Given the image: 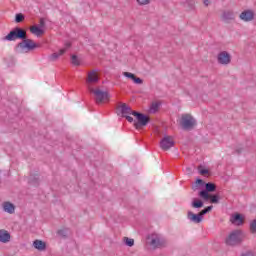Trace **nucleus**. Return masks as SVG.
<instances>
[{
	"instance_id": "c9c22d12",
	"label": "nucleus",
	"mask_w": 256,
	"mask_h": 256,
	"mask_svg": "<svg viewBox=\"0 0 256 256\" xmlns=\"http://www.w3.org/2000/svg\"><path fill=\"white\" fill-rule=\"evenodd\" d=\"M241 256H255V255H253V252L247 251L245 253H242Z\"/></svg>"
},
{
	"instance_id": "f8f14e48",
	"label": "nucleus",
	"mask_w": 256,
	"mask_h": 256,
	"mask_svg": "<svg viewBox=\"0 0 256 256\" xmlns=\"http://www.w3.org/2000/svg\"><path fill=\"white\" fill-rule=\"evenodd\" d=\"M120 113L122 117H125V115H133V113H137V111L131 109V106L127 105L126 103H122L120 105Z\"/></svg>"
},
{
	"instance_id": "b1692460",
	"label": "nucleus",
	"mask_w": 256,
	"mask_h": 256,
	"mask_svg": "<svg viewBox=\"0 0 256 256\" xmlns=\"http://www.w3.org/2000/svg\"><path fill=\"white\" fill-rule=\"evenodd\" d=\"M57 235L62 237V239H67L69 237V228H63L57 231Z\"/></svg>"
},
{
	"instance_id": "0eeeda50",
	"label": "nucleus",
	"mask_w": 256,
	"mask_h": 256,
	"mask_svg": "<svg viewBox=\"0 0 256 256\" xmlns=\"http://www.w3.org/2000/svg\"><path fill=\"white\" fill-rule=\"evenodd\" d=\"M71 49L70 42H66L64 44V47L60 49L58 52H54L49 56V61H57L59 57H62V55H65L66 51H69Z\"/></svg>"
},
{
	"instance_id": "473e14b6",
	"label": "nucleus",
	"mask_w": 256,
	"mask_h": 256,
	"mask_svg": "<svg viewBox=\"0 0 256 256\" xmlns=\"http://www.w3.org/2000/svg\"><path fill=\"white\" fill-rule=\"evenodd\" d=\"M24 19H25V16H23V14L21 13L16 14V18H15L16 23H21Z\"/></svg>"
},
{
	"instance_id": "dca6fc26",
	"label": "nucleus",
	"mask_w": 256,
	"mask_h": 256,
	"mask_svg": "<svg viewBox=\"0 0 256 256\" xmlns=\"http://www.w3.org/2000/svg\"><path fill=\"white\" fill-rule=\"evenodd\" d=\"M33 247L34 249H37V251H45V249H47V243L42 240H34Z\"/></svg>"
},
{
	"instance_id": "7ed1b4c3",
	"label": "nucleus",
	"mask_w": 256,
	"mask_h": 256,
	"mask_svg": "<svg viewBox=\"0 0 256 256\" xmlns=\"http://www.w3.org/2000/svg\"><path fill=\"white\" fill-rule=\"evenodd\" d=\"M197 125V120L191 114H183L180 119V126L184 131H191Z\"/></svg>"
},
{
	"instance_id": "4be33fe9",
	"label": "nucleus",
	"mask_w": 256,
	"mask_h": 256,
	"mask_svg": "<svg viewBox=\"0 0 256 256\" xmlns=\"http://www.w3.org/2000/svg\"><path fill=\"white\" fill-rule=\"evenodd\" d=\"M205 181H203V179L201 178H197L195 181V184L192 186V189L194 191H198V189H201V187H205Z\"/></svg>"
},
{
	"instance_id": "5701e85b",
	"label": "nucleus",
	"mask_w": 256,
	"mask_h": 256,
	"mask_svg": "<svg viewBox=\"0 0 256 256\" xmlns=\"http://www.w3.org/2000/svg\"><path fill=\"white\" fill-rule=\"evenodd\" d=\"M210 203L217 205L219 201H221V197H219L218 194H209V200Z\"/></svg>"
},
{
	"instance_id": "20e7f679",
	"label": "nucleus",
	"mask_w": 256,
	"mask_h": 256,
	"mask_svg": "<svg viewBox=\"0 0 256 256\" xmlns=\"http://www.w3.org/2000/svg\"><path fill=\"white\" fill-rule=\"evenodd\" d=\"M243 243V231L234 230L226 238V245L235 246Z\"/></svg>"
},
{
	"instance_id": "9b49d317",
	"label": "nucleus",
	"mask_w": 256,
	"mask_h": 256,
	"mask_svg": "<svg viewBox=\"0 0 256 256\" xmlns=\"http://www.w3.org/2000/svg\"><path fill=\"white\" fill-rule=\"evenodd\" d=\"M187 217L192 223H201L203 221V215L201 212L195 214L191 211H188Z\"/></svg>"
},
{
	"instance_id": "ddd939ff",
	"label": "nucleus",
	"mask_w": 256,
	"mask_h": 256,
	"mask_svg": "<svg viewBox=\"0 0 256 256\" xmlns=\"http://www.w3.org/2000/svg\"><path fill=\"white\" fill-rule=\"evenodd\" d=\"M123 76L127 77V79H131V81H133V83H135L136 85L143 84V80L139 77H136V75L131 72H123Z\"/></svg>"
},
{
	"instance_id": "2eb2a0df",
	"label": "nucleus",
	"mask_w": 256,
	"mask_h": 256,
	"mask_svg": "<svg viewBox=\"0 0 256 256\" xmlns=\"http://www.w3.org/2000/svg\"><path fill=\"white\" fill-rule=\"evenodd\" d=\"M230 221L233 225L241 226L243 225V215L240 213H235L232 215Z\"/></svg>"
},
{
	"instance_id": "cd10ccee",
	"label": "nucleus",
	"mask_w": 256,
	"mask_h": 256,
	"mask_svg": "<svg viewBox=\"0 0 256 256\" xmlns=\"http://www.w3.org/2000/svg\"><path fill=\"white\" fill-rule=\"evenodd\" d=\"M124 243L127 247H133V245H135V240L133 238L124 237Z\"/></svg>"
},
{
	"instance_id": "2f4dec72",
	"label": "nucleus",
	"mask_w": 256,
	"mask_h": 256,
	"mask_svg": "<svg viewBox=\"0 0 256 256\" xmlns=\"http://www.w3.org/2000/svg\"><path fill=\"white\" fill-rule=\"evenodd\" d=\"M136 3L140 7H145V5H149L151 3V0H136Z\"/></svg>"
},
{
	"instance_id": "39448f33",
	"label": "nucleus",
	"mask_w": 256,
	"mask_h": 256,
	"mask_svg": "<svg viewBox=\"0 0 256 256\" xmlns=\"http://www.w3.org/2000/svg\"><path fill=\"white\" fill-rule=\"evenodd\" d=\"M217 186L213 182H205L204 189L198 192V197L203 201H209V193H215Z\"/></svg>"
},
{
	"instance_id": "423d86ee",
	"label": "nucleus",
	"mask_w": 256,
	"mask_h": 256,
	"mask_svg": "<svg viewBox=\"0 0 256 256\" xmlns=\"http://www.w3.org/2000/svg\"><path fill=\"white\" fill-rule=\"evenodd\" d=\"M133 117L136 118V122H134V127L136 129H141V127H147V125H149V122L151 121L147 114H143L137 111L136 113H133Z\"/></svg>"
},
{
	"instance_id": "412c9836",
	"label": "nucleus",
	"mask_w": 256,
	"mask_h": 256,
	"mask_svg": "<svg viewBox=\"0 0 256 256\" xmlns=\"http://www.w3.org/2000/svg\"><path fill=\"white\" fill-rule=\"evenodd\" d=\"M4 211L6 213H10V214L15 213V205L11 202H5L4 203Z\"/></svg>"
},
{
	"instance_id": "f704fd0d",
	"label": "nucleus",
	"mask_w": 256,
	"mask_h": 256,
	"mask_svg": "<svg viewBox=\"0 0 256 256\" xmlns=\"http://www.w3.org/2000/svg\"><path fill=\"white\" fill-rule=\"evenodd\" d=\"M227 15H229V19H233V14L231 12L224 13V19H227Z\"/></svg>"
},
{
	"instance_id": "393cba45",
	"label": "nucleus",
	"mask_w": 256,
	"mask_h": 256,
	"mask_svg": "<svg viewBox=\"0 0 256 256\" xmlns=\"http://www.w3.org/2000/svg\"><path fill=\"white\" fill-rule=\"evenodd\" d=\"M96 105H103L109 103V97H96L94 98Z\"/></svg>"
},
{
	"instance_id": "6e6552de",
	"label": "nucleus",
	"mask_w": 256,
	"mask_h": 256,
	"mask_svg": "<svg viewBox=\"0 0 256 256\" xmlns=\"http://www.w3.org/2000/svg\"><path fill=\"white\" fill-rule=\"evenodd\" d=\"M231 53L227 51H221L217 55V61L219 65H229L231 63Z\"/></svg>"
},
{
	"instance_id": "58836bf2",
	"label": "nucleus",
	"mask_w": 256,
	"mask_h": 256,
	"mask_svg": "<svg viewBox=\"0 0 256 256\" xmlns=\"http://www.w3.org/2000/svg\"><path fill=\"white\" fill-rule=\"evenodd\" d=\"M41 25H45V22L43 20H40Z\"/></svg>"
},
{
	"instance_id": "a211bd4d",
	"label": "nucleus",
	"mask_w": 256,
	"mask_h": 256,
	"mask_svg": "<svg viewBox=\"0 0 256 256\" xmlns=\"http://www.w3.org/2000/svg\"><path fill=\"white\" fill-rule=\"evenodd\" d=\"M28 183L34 187H39V176L37 174L30 175L28 178Z\"/></svg>"
},
{
	"instance_id": "1a4fd4ad",
	"label": "nucleus",
	"mask_w": 256,
	"mask_h": 256,
	"mask_svg": "<svg viewBox=\"0 0 256 256\" xmlns=\"http://www.w3.org/2000/svg\"><path fill=\"white\" fill-rule=\"evenodd\" d=\"M171 147H175V141L171 139V136H164L160 141V148L163 151H169Z\"/></svg>"
},
{
	"instance_id": "c756f323",
	"label": "nucleus",
	"mask_w": 256,
	"mask_h": 256,
	"mask_svg": "<svg viewBox=\"0 0 256 256\" xmlns=\"http://www.w3.org/2000/svg\"><path fill=\"white\" fill-rule=\"evenodd\" d=\"M213 211V205L207 206L206 208L202 209L200 211V214L202 215V217H205V215H207V213Z\"/></svg>"
},
{
	"instance_id": "9d476101",
	"label": "nucleus",
	"mask_w": 256,
	"mask_h": 256,
	"mask_svg": "<svg viewBox=\"0 0 256 256\" xmlns=\"http://www.w3.org/2000/svg\"><path fill=\"white\" fill-rule=\"evenodd\" d=\"M239 18L244 23H249L255 19V12L253 10H244L240 15Z\"/></svg>"
},
{
	"instance_id": "f3484780",
	"label": "nucleus",
	"mask_w": 256,
	"mask_h": 256,
	"mask_svg": "<svg viewBox=\"0 0 256 256\" xmlns=\"http://www.w3.org/2000/svg\"><path fill=\"white\" fill-rule=\"evenodd\" d=\"M204 206H205V202H203V200L199 198L192 199L191 207H193V209H202V207Z\"/></svg>"
},
{
	"instance_id": "4468645a",
	"label": "nucleus",
	"mask_w": 256,
	"mask_h": 256,
	"mask_svg": "<svg viewBox=\"0 0 256 256\" xmlns=\"http://www.w3.org/2000/svg\"><path fill=\"white\" fill-rule=\"evenodd\" d=\"M11 241V234L5 229L0 230V243H9Z\"/></svg>"
},
{
	"instance_id": "aec40b11",
	"label": "nucleus",
	"mask_w": 256,
	"mask_h": 256,
	"mask_svg": "<svg viewBox=\"0 0 256 256\" xmlns=\"http://www.w3.org/2000/svg\"><path fill=\"white\" fill-rule=\"evenodd\" d=\"M30 33H32V35H35L36 37H41V35H43L45 31L38 26H31Z\"/></svg>"
},
{
	"instance_id": "7c9ffc66",
	"label": "nucleus",
	"mask_w": 256,
	"mask_h": 256,
	"mask_svg": "<svg viewBox=\"0 0 256 256\" xmlns=\"http://www.w3.org/2000/svg\"><path fill=\"white\" fill-rule=\"evenodd\" d=\"M198 171L200 173V175H208L209 174V170L205 167H203V165L198 166Z\"/></svg>"
},
{
	"instance_id": "6ab92c4d",
	"label": "nucleus",
	"mask_w": 256,
	"mask_h": 256,
	"mask_svg": "<svg viewBox=\"0 0 256 256\" xmlns=\"http://www.w3.org/2000/svg\"><path fill=\"white\" fill-rule=\"evenodd\" d=\"M150 245H152V247H155L156 249L159 247H163V240H161L157 236L152 237L150 241Z\"/></svg>"
},
{
	"instance_id": "f03ea898",
	"label": "nucleus",
	"mask_w": 256,
	"mask_h": 256,
	"mask_svg": "<svg viewBox=\"0 0 256 256\" xmlns=\"http://www.w3.org/2000/svg\"><path fill=\"white\" fill-rule=\"evenodd\" d=\"M99 83V72L97 70H91L87 73L86 84L90 95L95 97H109V91L102 88H93L92 85Z\"/></svg>"
},
{
	"instance_id": "a878e982",
	"label": "nucleus",
	"mask_w": 256,
	"mask_h": 256,
	"mask_svg": "<svg viewBox=\"0 0 256 256\" xmlns=\"http://www.w3.org/2000/svg\"><path fill=\"white\" fill-rule=\"evenodd\" d=\"M71 63L72 65H74V67H79V65H81V58L78 57L77 55H72Z\"/></svg>"
},
{
	"instance_id": "e433bc0d",
	"label": "nucleus",
	"mask_w": 256,
	"mask_h": 256,
	"mask_svg": "<svg viewBox=\"0 0 256 256\" xmlns=\"http://www.w3.org/2000/svg\"><path fill=\"white\" fill-rule=\"evenodd\" d=\"M211 2L209 1V0H204V5L206 6V7H208V5L210 4Z\"/></svg>"
},
{
	"instance_id": "4c0bfd02",
	"label": "nucleus",
	"mask_w": 256,
	"mask_h": 256,
	"mask_svg": "<svg viewBox=\"0 0 256 256\" xmlns=\"http://www.w3.org/2000/svg\"><path fill=\"white\" fill-rule=\"evenodd\" d=\"M242 151H243V149L239 148V149L236 150V153H237L238 155H241V152H242Z\"/></svg>"
},
{
	"instance_id": "f257e3e1",
	"label": "nucleus",
	"mask_w": 256,
	"mask_h": 256,
	"mask_svg": "<svg viewBox=\"0 0 256 256\" xmlns=\"http://www.w3.org/2000/svg\"><path fill=\"white\" fill-rule=\"evenodd\" d=\"M17 39H24L19 44L21 53H29V51H35V49L41 47V44L36 43L32 39H27V32L21 28H15L4 37V41H17Z\"/></svg>"
},
{
	"instance_id": "bb28decb",
	"label": "nucleus",
	"mask_w": 256,
	"mask_h": 256,
	"mask_svg": "<svg viewBox=\"0 0 256 256\" xmlns=\"http://www.w3.org/2000/svg\"><path fill=\"white\" fill-rule=\"evenodd\" d=\"M159 107H161V102H153L150 106V111L152 113H157V111H159Z\"/></svg>"
},
{
	"instance_id": "72a5a7b5",
	"label": "nucleus",
	"mask_w": 256,
	"mask_h": 256,
	"mask_svg": "<svg viewBox=\"0 0 256 256\" xmlns=\"http://www.w3.org/2000/svg\"><path fill=\"white\" fill-rule=\"evenodd\" d=\"M122 117H124L127 120L128 123H134V121H135L133 119V117L129 116V114H127L125 116H122Z\"/></svg>"
},
{
	"instance_id": "c85d7f7f",
	"label": "nucleus",
	"mask_w": 256,
	"mask_h": 256,
	"mask_svg": "<svg viewBox=\"0 0 256 256\" xmlns=\"http://www.w3.org/2000/svg\"><path fill=\"white\" fill-rule=\"evenodd\" d=\"M249 231L253 235L256 233V219L252 220L249 224Z\"/></svg>"
}]
</instances>
